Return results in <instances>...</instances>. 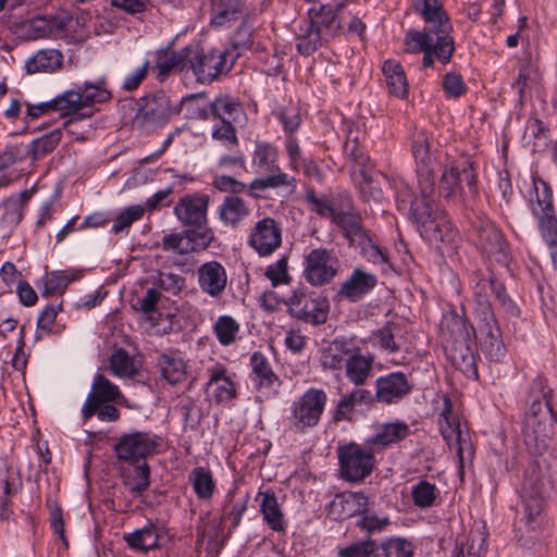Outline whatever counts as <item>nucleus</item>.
<instances>
[{"instance_id": "obj_56", "label": "nucleus", "mask_w": 557, "mask_h": 557, "mask_svg": "<svg viewBox=\"0 0 557 557\" xmlns=\"http://www.w3.org/2000/svg\"><path fill=\"white\" fill-rule=\"evenodd\" d=\"M483 286H490V290L495 295L500 306L511 315L519 314V308L516 302L507 295L506 288L502 282L495 277L482 278Z\"/></svg>"}, {"instance_id": "obj_21", "label": "nucleus", "mask_w": 557, "mask_h": 557, "mask_svg": "<svg viewBox=\"0 0 557 557\" xmlns=\"http://www.w3.org/2000/svg\"><path fill=\"white\" fill-rule=\"evenodd\" d=\"M411 389L412 385L403 372L382 375L375 381V397L385 405L399 403Z\"/></svg>"}, {"instance_id": "obj_20", "label": "nucleus", "mask_w": 557, "mask_h": 557, "mask_svg": "<svg viewBox=\"0 0 557 557\" xmlns=\"http://www.w3.org/2000/svg\"><path fill=\"white\" fill-rule=\"evenodd\" d=\"M209 196L203 194L185 195L173 208L176 219L186 227L207 224Z\"/></svg>"}, {"instance_id": "obj_2", "label": "nucleus", "mask_w": 557, "mask_h": 557, "mask_svg": "<svg viewBox=\"0 0 557 557\" xmlns=\"http://www.w3.org/2000/svg\"><path fill=\"white\" fill-rule=\"evenodd\" d=\"M412 156L416 161V171L420 196H416L410 185L405 181L396 183V202L400 211L408 212L414 221L416 209L433 206L435 193L436 168L441 163L438 151L433 148V138L424 131H416L412 135Z\"/></svg>"}, {"instance_id": "obj_32", "label": "nucleus", "mask_w": 557, "mask_h": 557, "mask_svg": "<svg viewBox=\"0 0 557 557\" xmlns=\"http://www.w3.org/2000/svg\"><path fill=\"white\" fill-rule=\"evenodd\" d=\"M250 366L253 382L258 388H265L268 394L276 393L281 385L278 376L273 372L269 360L259 351L252 354Z\"/></svg>"}, {"instance_id": "obj_62", "label": "nucleus", "mask_w": 557, "mask_h": 557, "mask_svg": "<svg viewBox=\"0 0 557 557\" xmlns=\"http://www.w3.org/2000/svg\"><path fill=\"white\" fill-rule=\"evenodd\" d=\"M539 79L540 74L533 65L527 64L520 69L519 75L512 85L518 90L520 99L527 90H531L539 83Z\"/></svg>"}, {"instance_id": "obj_1", "label": "nucleus", "mask_w": 557, "mask_h": 557, "mask_svg": "<svg viewBox=\"0 0 557 557\" xmlns=\"http://www.w3.org/2000/svg\"><path fill=\"white\" fill-rule=\"evenodd\" d=\"M414 8L425 27L406 33V52H423L422 65L425 69L432 67L435 59L443 65L448 64L455 51V41L450 36L453 25L444 9V0H422Z\"/></svg>"}, {"instance_id": "obj_60", "label": "nucleus", "mask_w": 557, "mask_h": 557, "mask_svg": "<svg viewBox=\"0 0 557 557\" xmlns=\"http://www.w3.org/2000/svg\"><path fill=\"white\" fill-rule=\"evenodd\" d=\"M73 278L63 271H53L44 278L42 296L48 297L65 290Z\"/></svg>"}, {"instance_id": "obj_5", "label": "nucleus", "mask_w": 557, "mask_h": 557, "mask_svg": "<svg viewBox=\"0 0 557 557\" xmlns=\"http://www.w3.org/2000/svg\"><path fill=\"white\" fill-rule=\"evenodd\" d=\"M251 166L258 174H265L250 183V190L262 191L268 188L286 187L288 193H294L297 187L296 178L281 171L277 164V149L264 141L256 144Z\"/></svg>"}, {"instance_id": "obj_43", "label": "nucleus", "mask_w": 557, "mask_h": 557, "mask_svg": "<svg viewBox=\"0 0 557 557\" xmlns=\"http://www.w3.org/2000/svg\"><path fill=\"white\" fill-rule=\"evenodd\" d=\"M195 494L201 500H210L215 492V481L209 469L197 467L189 474Z\"/></svg>"}, {"instance_id": "obj_36", "label": "nucleus", "mask_w": 557, "mask_h": 557, "mask_svg": "<svg viewBox=\"0 0 557 557\" xmlns=\"http://www.w3.org/2000/svg\"><path fill=\"white\" fill-rule=\"evenodd\" d=\"M63 65V54L57 49H41L37 51L27 62L26 71L34 73H51L60 70Z\"/></svg>"}, {"instance_id": "obj_26", "label": "nucleus", "mask_w": 557, "mask_h": 557, "mask_svg": "<svg viewBox=\"0 0 557 557\" xmlns=\"http://www.w3.org/2000/svg\"><path fill=\"white\" fill-rule=\"evenodd\" d=\"M210 24L215 28H228L243 17L246 0H210Z\"/></svg>"}, {"instance_id": "obj_48", "label": "nucleus", "mask_w": 557, "mask_h": 557, "mask_svg": "<svg viewBox=\"0 0 557 557\" xmlns=\"http://www.w3.org/2000/svg\"><path fill=\"white\" fill-rule=\"evenodd\" d=\"M440 494L435 484L421 480L411 487V498L414 506L424 509L432 507Z\"/></svg>"}, {"instance_id": "obj_9", "label": "nucleus", "mask_w": 557, "mask_h": 557, "mask_svg": "<svg viewBox=\"0 0 557 557\" xmlns=\"http://www.w3.org/2000/svg\"><path fill=\"white\" fill-rule=\"evenodd\" d=\"M414 224L420 235L430 244H449L457 236V231L449 221L447 214L437 207H422V211L416 209Z\"/></svg>"}, {"instance_id": "obj_37", "label": "nucleus", "mask_w": 557, "mask_h": 557, "mask_svg": "<svg viewBox=\"0 0 557 557\" xmlns=\"http://www.w3.org/2000/svg\"><path fill=\"white\" fill-rule=\"evenodd\" d=\"M54 112L62 116L78 115L79 117L89 116L82 94L78 87L64 91L62 95L53 98Z\"/></svg>"}, {"instance_id": "obj_25", "label": "nucleus", "mask_w": 557, "mask_h": 557, "mask_svg": "<svg viewBox=\"0 0 557 557\" xmlns=\"http://www.w3.org/2000/svg\"><path fill=\"white\" fill-rule=\"evenodd\" d=\"M368 496L361 492L337 494L329 505V515L334 520H346L364 511Z\"/></svg>"}, {"instance_id": "obj_10", "label": "nucleus", "mask_w": 557, "mask_h": 557, "mask_svg": "<svg viewBox=\"0 0 557 557\" xmlns=\"http://www.w3.org/2000/svg\"><path fill=\"white\" fill-rule=\"evenodd\" d=\"M180 112V106L173 104L163 91L148 96L133 119V126L149 132L165 125L173 115Z\"/></svg>"}, {"instance_id": "obj_27", "label": "nucleus", "mask_w": 557, "mask_h": 557, "mask_svg": "<svg viewBox=\"0 0 557 557\" xmlns=\"http://www.w3.org/2000/svg\"><path fill=\"white\" fill-rule=\"evenodd\" d=\"M209 381L207 392L218 404L231 403L236 397V387L232 379L226 374L223 366L216 364L208 369Z\"/></svg>"}, {"instance_id": "obj_31", "label": "nucleus", "mask_w": 557, "mask_h": 557, "mask_svg": "<svg viewBox=\"0 0 557 557\" xmlns=\"http://www.w3.org/2000/svg\"><path fill=\"white\" fill-rule=\"evenodd\" d=\"M161 376L171 385L182 383L187 377V361L175 352H162L157 358Z\"/></svg>"}, {"instance_id": "obj_55", "label": "nucleus", "mask_w": 557, "mask_h": 557, "mask_svg": "<svg viewBox=\"0 0 557 557\" xmlns=\"http://www.w3.org/2000/svg\"><path fill=\"white\" fill-rule=\"evenodd\" d=\"M398 327L387 324L384 327L375 331L371 335V342L373 345L379 346L384 351L389 354L397 352L400 347L395 341L396 332Z\"/></svg>"}, {"instance_id": "obj_52", "label": "nucleus", "mask_w": 557, "mask_h": 557, "mask_svg": "<svg viewBox=\"0 0 557 557\" xmlns=\"http://www.w3.org/2000/svg\"><path fill=\"white\" fill-rule=\"evenodd\" d=\"M389 524L387 516H377L370 506L369 499L364 511L360 512L357 525L369 533L381 532Z\"/></svg>"}, {"instance_id": "obj_4", "label": "nucleus", "mask_w": 557, "mask_h": 557, "mask_svg": "<svg viewBox=\"0 0 557 557\" xmlns=\"http://www.w3.org/2000/svg\"><path fill=\"white\" fill-rule=\"evenodd\" d=\"M344 2L336 8L329 4H314L307 12V18L296 29L297 50L310 55L324 44L335 38L342 29L338 12Z\"/></svg>"}, {"instance_id": "obj_53", "label": "nucleus", "mask_w": 557, "mask_h": 557, "mask_svg": "<svg viewBox=\"0 0 557 557\" xmlns=\"http://www.w3.org/2000/svg\"><path fill=\"white\" fill-rule=\"evenodd\" d=\"M213 330L220 344L227 346L236 341L239 324L232 317L222 315L216 320Z\"/></svg>"}, {"instance_id": "obj_33", "label": "nucleus", "mask_w": 557, "mask_h": 557, "mask_svg": "<svg viewBox=\"0 0 557 557\" xmlns=\"http://www.w3.org/2000/svg\"><path fill=\"white\" fill-rule=\"evenodd\" d=\"M257 500H260V511L268 527L274 532H283L286 524L275 494L272 491L259 492Z\"/></svg>"}, {"instance_id": "obj_30", "label": "nucleus", "mask_w": 557, "mask_h": 557, "mask_svg": "<svg viewBox=\"0 0 557 557\" xmlns=\"http://www.w3.org/2000/svg\"><path fill=\"white\" fill-rule=\"evenodd\" d=\"M373 401L372 393L366 388H356L344 395L337 403L333 420L351 421L354 411L360 406H368Z\"/></svg>"}, {"instance_id": "obj_12", "label": "nucleus", "mask_w": 557, "mask_h": 557, "mask_svg": "<svg viewBox=\"0 0 557 557\" xmlns=\"http://www.w3.org/2000/svg\"><path fill=\"white\" fill-rule=\"evenodd\" d=\"M341 475L348 482H360L367 478L374 467V456L371 450L360 445L349 443L337 449Z\"/></svg>"}, {"instance_id": "obj_17", "label": "nucleus", "mask_w": 557, "mask_h": 557, "mask_svg": "<svg viewBox=\"0 0 557 557\" xmlns=\"http://www.w3.org/2000/svg\"><path fill=\"white\" fill-rule=\"evenodd\" d=\"M248 245L260 256L272 255L282 245V227L272 218L259 220L251 228Z\"/></svg>"}, {"instance_id": "obj_35", "label": "nucleus", "mask_w": 557, "mask_h": 557, "mask_svg": "<svg viewBox=\"0 0 557 557\" xmlns=\"http://www.w3.org/2000/svg\"><path fill=\"white\" fill-rule=\"evenodd\" d=\"M374 359L372 356H364L359 349L352 351L345 366L346 377L356 386L363 385L371 376Z\"/></svg>"}, {"instance_id": "obj_29", "label": "nucleus", "mask_w": 557, "mask_h": 557, "mask_svg": "<svg viewBox=\"0 0 557 557\" xmlns=\"http://www.w3.org/2000/svg\"><path fill=\"white\" fill-rule=\"evenodd\" d=\"M64 24L55 17L36 16L22 24V33L27 40L51 38L61 33Z\"/></svg>"}, {"instance_id": "obj_64", "label": "nucleus", "mask_w": 557, "mask_h": 557, "mask_svg": "<svg viewBox=\"0 0 557 557\" xmlns=\"http://www.w3.org/2000/svg\"><path fill=\"white\" fill-rule=\"evenodd\" d=\"M264 275L271 281L273 287L288 284L290 276L287 272V258L283 256L274 263L268 265Z\"/></svg>"}, {"instance_id": "obj_11", "label": "nucleus", "mask_w": 557, "mask_h": 557, "mask_svg": "<svg viewBox=\"0 0 557 557\" xmlns=\"http://www.w3.org/2000/svg\"><path fill=\"white\" fill-rule=\"evenodd\" d=\"M230 53L222 50L203 51L198 47L186 48V60L188 69H191L197 81L210 83L218 75L228 72L232 63L228 61Z\"/></svg>"}, {"instance_id": "obj_58", "label": "nucleus", "mask_w": 557, "mask_h": 557, "mask_svg": "<svg viewBox=\"0 0 557 557\" xmlns=\"http://www.w3.org/2000/svg\"><path fill=\"white\" fill-rule=\"evenodd\" d=\"M78 89L89 116L92 114L95 103L104 102L111 97L107 89L92 84L85 83L83 86H78Z\"/></svg>"}, {"instance_id": "obj_34", "label": "nucleus", "mask_w": 557, "mask_h": 557, "mask_svg": "<svg viewBox=\"0 0 557 557\" xmlns=\"http://www.w3.org/2000/svg\"><path fill=\"white\" fill-rule=\"evenodd\" d=\"M159 529L151 520L144 528L123 535L133 550L144 553L159 547Z\"/></svg>"}, {"instance_id": "obj_50", "label": "nucleus", "mask_w": 557, "mask_h": 557, "mask_svg": "<svg viewBox=\"0 0 557 557\" xmlns=\"http://www.w3.org/2000/svg\"><path fill=\"white\" fill-rule=\"evenodd\" d=\"M385 557H413L416 546L404 537H389L380 545Z\"/></svg>"}, {"instance_id": "obj_15", "label": "nucleus", "mask_w": 557, "mask_h": 557, "mask_svg": "<svg viewBox=\"0 0 557 557\" xmlns=\"http://www.w3.org/2000/svg\"><path fill=\"white\" fill-rule=\"evenodd\" d=\"M337 258L324 248L312 249L304 260V276L313 286L330 283L336 275Z\"/></svg>"}, {"instance_id": "obj_18", "label": "nucleus", "mask_w": 557, "mask_h": 557, "mask_svg": "<svg viewBox=\"0 0 557 557\" xmlns=\"http://www.w3.org/2000/svg\"><path fill=\"white\" fill-rule=\"evenodd\" d=\"M478 332L485 357L494 362L502 361L506 356V347L493 311L485 308L483 317L478 321Z\"/></svg>"}, {"instance_id": "obj_28", "label": "nucleus", "mask_w": 557, "mask_h": 557, "mask_svg": "<svg viewBox=\"0 0 557 557\" xmlns=\"http://www.w3.org/2000/svg\"><path fill=\"white\" fill-rule=\"evenodd\" d=\"M409 434V425L404 421L383 423L376 426L374 435L367 440V444L381 450L404 441Z\"/></svg>"}, {"instance_id": "obj_16", "label": "nucleus", "mask_w": 557, "mask_h": 557, "mask_svg": "<svg viewBox=\"0 0 557 557\" xmlns=\"http://www.w3.org/2000/svg\"><path fill=\"white\" fill-rule=\"evenodd\" d=\"M289 313L311 324H322L327 319L330 304L325 297L309 295L302 290L294 292L288 301Z\"/></svg>"}, {"instance_id": "obj_38", "label": "nucleus", "mask_w": 557, "mask_h": 557, "mask_svg": "<svg viewBox=\"0 0 557 557\" xmlns=\"http://www.w3.org/2000/svg\"><path fill=\"white\" fill-rule=\"evenodd\" d=\"M352 350L344 339H334L322 350L321 363L324 369L341 370L346 366Z\"/></svg>"}, {"instance_id": "obj_7", "label": "nucleus", "mask_w": 557, "mask_h": 557, "mask_svg": "<svg viewBox=\"0 0 557 557\" xmlns=\"http://www.w3.org/2000/svg\"><path fill=\"white\" fill-rule=\"evenodd\" d=\"M529 208L536 218L539 230L550 247L557 246V218L549 185L540 177H532L529 193Z\"/></svg>"}, {"instance_id": "obj_23", "label": "nucleus", "mask_w": 557, "mask_h": 557, "mask_svg": "<svg viewBox=\"0 0 557 557\" xmlns=\"http://www.w3.org/2000/svg\"><path fill=\"white\" fill-rule=\"evenodd\" d=\"M376 284L377 277L374 274L356 268L341 285L337 296L350 302H357L369 294Z\"/></svg>"}, {"instance_id": "obj_39", "label": "nucleus", "mask_w": 557, "mask_h": 557, "mask_svg": "<svg viewBox=\"0 0 557 557\" xmlns=\"http://www.w3.org/2000/svg\"><path fill=\"white\" fill-rule=\"evenodd\" d=\"M249 212V207L242 198L227 196L219 208V219L223 224L236 227Z\"/></svg>"}, {"instance_id": "obj_8", "label": "nucleus", "mask_w": 557, "mask_h": 557, "mask_svg": "<svg viewBox=\"0 0 557 557\" xmlns=\"http://www.w3.org/2000/svg\"><path fill=\"white\" fill-rule=\"evenodd\" d=\"M438 425L442 436L448 444L455 441L459 467L462 469L465 462L473 458L474 448L469 430L461 424L458 414L453 410L451 400L447 396L443 397L438 413Z\"/></svg>"}, {"instance_id": "obj_3", "label": "nucleus", "mask_w": 557, "mask_h": 557, "mask_svg": "<svg viewBox=\"0 0 557 557\" xmlns=\"http://www.w3.org/2000/svg\"><path fill=\"white\" fill-rule=\"evenodd\" d=\"M554 393L548 388L544 377L537 376L531 385L529 408L523 421V438L527 447L534 455L544 454L554 432L550 416V403Z\"/></svg>"}, {"instance_id": "obj_51", "label": "nucleus", "mask_w": 557, "mask_h": 557, "mask_svg": "<svg viewBox=\"0 0 557 557\" xmlns=\"http://www.w3.org/2000/svg\"><path fill=\"white\" fill-rule=\"evenodd\" d=\"M187 240L190 243L191 251L205 250L214 239V233L207 224L189 226L185 230Z\"/></svg>"}, {"instance_id": "obj_63", "label": "nucleus", "mask_w": 557, "mask_h": 557, "mask_svg": "<svg viewBox=\"0 0 557 557\" xmlns=\"http://www.w3.org/2000/svg\"><path fill=\"white\" fill-rule=\"evenodd\" d=\"M212 138L221 141L228 149L238 146L236 131L231 121H220V124L214 126L212 131Z\"/></svg>"}, {"instance_id": "obj_54", "label": "nucleus", "mask_w": 557, "mask_h": 557, "mask_svg": "<svg viewBox=\"0 0 557 557\" xmlns=\"http://www.w3.org/2000/svg\"><path fill=\"white\" fill-rule=\"evenodd\" d=\"M188 69L186 60V49L181 53L171 52L160 57L157 63L158 76L164 77L172 71Z\"/></svg>"}, {"instance_id": "obj_44", "label": "nucleus", "mask_w": 557, "mask_h": 557, "mask_svg": "<svg viewBox=\"0 0 557 557\" xmlns=\"http://www.w3.org/2000/svg\"><path fill=\"white\" fill-rule=\"evenodd\" d=\"M109 370L119 379H133L138 373L133 357L124 348L112 352L109 358Z\"/></svg>"}, {"instance_id": "obj_46", "label": "nucleus", "mask_w": 557, "mask_h": 557, "mask_svg": "<svg viewBox=\"0 0 557 557\" xmlns=\"http://www.w3.org/2000/svg\"><path fill=\"white\" fill-rule=\"evenodd\" d=\"M449 358L453 364L467 377H478L474 355L469 347L461 345L460 347L451 348L449 351Z\"/></svg>"}, {"instance_id": "obj_41", "label": "nucleus", "mask_w": 557, "mask_h": 557, "mask_svg": "<svg viewBox=\"0 0 557 557\" xmlns=\"http://www.w3.org/2000/svg\"><path fill=\"white\" fill-rule=\"evenodd\" d=\"M131 466L125 472L124 484L134 497H138L150 486V468L147 461Z\"/></svg>"}, {"instance_id": "obj_14", "label": "nucleus", "mask_w": 557, "mask_h": 557, "mask_svg": "<svg viewBox=\"0 0 557 557\" xmlns=\"http://www.w3.org/2000/svg\"><path fill=\"white\" fill-rule=\"evenodd\" d=\"M327 401L326 393L320 388H309L292 406V422L298 431L315 426Z\"/></svg>"}, {"instance_id": "obj_59", "label": "nucleus", "mask_w": 557, "mask_h": 557, "mask_svg": "<svg viewBox=\"0 0 557 557\" xmlns=\"http://www.w3.org/2000/svg\"><path fill=\"white\" fill-rule=\"evenodd\" d=\"M145 214V207L141 205L129 206L126 209L122 210L117 218L114 220L112 225V233L119 234L124 230L129 228V226L140 220Z\"/></svg>"}, {"instance_id": "obj_45", "label": "nucleus", "mask_w": 557, "mask_h": 557, "mask_svg": "<svg viewBox=\"0 0 557 557\" xmlns=\"http://www.w3.org/2000/svg\"><path fill=\"white\" fill-rule=\"evenodd\" d=\"M343 231L350 245L355 246L358 242L364 240L368 235L367 231L361 224V216L358 211H354L338 220L334 221Z\"/></svg>"}, {"instance_id": "obj_22", "label": "nucleus", "mask_w": 557, "mask_h": 557, "mask_svg": "<svg viewBox=\"0 0 557 557\" xmlns=\"http://www.w3.org/2000/svg\"><path fill=\"white\" fill-rule=\"evenodd\" d=\"M199 288L208 296L219 299L227 286V273L225 268L218 261L202 263L197 270Z\"/></svg>"}, {"instance_id": "obj_13", "label": "nucleus", "mask_w": 557, "mask_h": 557, "mask_svg": "<svg viewBox=\"0 0 557 557\" xmlns=\"http://www.w3.org/2000/svg\"><path fill=\"white\" fill-rule=\"evenodd\" d=\"M161 444V437L149 432H134L124 434L114 446L120 460L129 465L146 461L153 455Z\"/></svg>"}, {"instance_id": "obj_61", "label": "nucleus", "mask_w": 557, "mask_h": 557, "mask_svg": "<svg viewBox=\"0 0 557 557\" xmlns=\"http://www.w3.org/2000/svg\"><path fill=\"white\" fill-rule=\"evenodd\" d=\"M523 517L518 522V530L522 529L521 524H523L528 530H534L533 522L541 515L543 510V502L541 498L535 496H530L529 498L523 499Z\"/></svg>"}, {"instance_id": "obj_6", "label": "nucleus", "mask_w": 557, "mask_h": 557, "mask_svg": "<svg viewBox=\"0 0 557 557\" xmlns=\"http://www.w3.org/2000/svg\"><path fill=\"white\" fill-rule=\"evenodd\" d=\"M440 191L447 200L476 195V175L468 154H460L446 163L440 180Z\"/></svg>"}, {"instance_id": "obj_47", "label": "nucleus", "mask_w": 557, "mask_h": 557, "mask_svg": "<svg viewBox=\"0 0 557 557\" xmlns=\"http://www.w3.org/2000/svg\"><path fill=\"white\" fill-rule=\"evenodd\" d=\"M62 137L60 129L51 131L39 138L34 139L28 146L29 156L34 161L41 159L52 152L59 145Z\"/></svg>"}, {"instance_id": "obj_19", "label": "nucleus", "mask_w": 557, "mask_h": 557, "mask_svg": "<svg viewBox=\"0 0 557 557\" xmlns=\"http://www.w3.org/2000/svg\"><path fill=\"white\" fill-rule=\"evenodd\" d=\"M123 398L117 385L112 383L103 374H96L90 392L82 407V417L84 421L89 420L99 407L107 403H115Z\"/></svg>"}, {"instance_id": "obj_49", "label": "nucleus", "mask_w": 557, "mask_h": 557, "mask_svg": "<svg viewBox=\"0 0 557 557\" xmlns=\"http://www.w3.org/2000/svg\"><path fill=\"white\" fill-rule=\"evenodd\" d=\"M361 256L368 261L375 265H382L383 270L385 267H389L388 256L385 249L374 244L369 235L364 237V240H360L355 245Z\"/></svg>"}, {"instance_id": "obj_42", "label": "nucleus", "mask_w": 557, "mask_h": 557, "mask_svg": "<svg viewBox=\"0 0 557 557\" xmlns=\"http://www.w3.org/2000/svg\"><path fill=\"white\" fill-rule=\"evenodd\" d=\"M210 110L220 121L237 123L245 116L244 108L239 101L231 96H220L210 103Z\"/></svg>"}, {"instance_id": "obj_24", "label": "nucleus", "mask_w": 557, "mask_h": 557, "mask_svg": "<svg viewBox=\"0 0 557 557\" xmlns=\"http://www.w3.org/2000/svg\"><path fill=\"white\" fill-rule=\"evenodd\" d=\"M472 232L478 247L491 255L505 253L506 243L499 230L487 218H478L472 223Z\"/></svg>"}, {"instance_id": "obj_40", "label": "nucleus", "mask_w": 557, "mask_h": 557, "mask_svg": "<svg viewBox=\"0 0 557 557\" xmlns=\"http://www.w3.org/2000/svg\"><path fill=\"white\" fill-rule=\"evenodd\" d=\"M382 72L389 92L404 99L408 95V82L403 66L395 60H386Z\"/></svg>"}, {"instance_id": "obj_57", "label": "nucleus", "mask_w": 557, "mask_h": 557, "mask_svg": "<svg viewBox=\"0 0 557 557\" xmlns=\"http://www.w3.org/2000/svg\"><path fill=\"white\" fill-rule=\"evenodd\" d=\"M356 211L351 196L345 191L337 193L330 197L329 216L333 222Z\"/></svg>"}]
</instances>
